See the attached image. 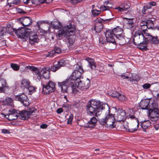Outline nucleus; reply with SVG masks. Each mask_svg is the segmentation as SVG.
<instances>
[{
  "label": "nucleus",
  "mask_w": 159,
  "mask_h": 159,
  "mask_svg": "<svg viewBox=\"0 0 159 159\" xmlns=\"http://www.w3.org/2000/svg\"><path fill=\"white\" fill-rule=\"evenodd\" d=\"M145 34L147 37H145L143 34L140 31H138L134 35L133 43L136 45H139V48L140 49L146 48L149 40L152 44H157L159 43V38L158 39L157 37L152 36L149 33H145Z\"/></svg>",
  "instance_id": "1"
},
{
  "label": "nucleus",
  "mask_w": 159,
  "mask_h": 159,
  "mask_svg": "<svg viewBox=\"0 0 159 159\" xmlns=\"http://www.w3.org/2000/svg\"><path fill=\"white\" fill-rule=\"evenodd\" d=\"M86 106L87 113L91 116H95L98 117L101 113L102 110L105 107H108L107 104H103L99 101L91 99L88 103Z\"/></svg>",
  "instance_id": "2"
},
{
  "label": "nucleus",
  "mask_w": 159,
  "mask_h": 159,
  "mask_svg": "<svg viewBox=\"0 0 159 159\" xmlns=\"http://www.w3.org/2000/svg\"><path fill=\"white\" fill-rule=\"evenodd\" d=\"M75 30V25L71 24H70L68 25L64 26L58 31V36L59 39H61L65 37L68 38V45L71 46L74 43V40L72 38H68L74 34Z\"/></svg>",
  "instance_id": "3"
},
{
  "label": "nucleus",
  "mask_w": 159,
  "mask_h": 159,
  "mask_svg": "<svg viewBox=\"0 0 159 159\" xmlns=\"http://www.w3.org/2000/svg\"><path fill=\"white\" fill-rule=\"evenodd\" d=\"M34 112L32 110L29 111H26L25 110L20 111L13 109H11L9 110L8 114L5 115L3 113H1L0 114V116L3 118H6L7 119H9V116H12L13 115L14 116L15 115L17 118H24V119H28L29 118L30 115Z\"/></svg>",
  "instance_id": "4"
},
{
  "label": "nucleus",
  "mask_w": 159,
  "mask_h": 159,
  "mask_svg": "<svg viewBox=\"0 0 159 159\" xmlns=\"http://www.w3.org/2000/svg\"><path fill=\"white\" fill-rule=\"evenodd\" d=\"M28 69L33 71L34 74V78L37 81H40L42 76L46 79H48L50 77V68L48 67L44 68L42 69L41 73L39 71L38 68L34 66H28L26 67Z\"/></svg>",
  "instance_id": "5"
},
{
  "label": "nucleus",
  "mask_w": 159,
  "mask_h": 159,
  "mask_svg": "<svg viewBox=\"0 0 159 159\" xmlns=\"http://www.w3.org/2000/svg\"><path fill=\"white\" fill-rule=\"evenodd\" d=\"M75 80L71 75L65 81L58 83V85L63 93L66 92L67 88L70 86L72 89L73 92L76 93L77 92H79V91L76 89V87L75 86Z\"/></svg>",
  "instance_id": "6"
},
{
  "label": "nucleus",
  "mask_w": 159,
  "mask_h": 159,
  "mask_svg": "<svg viewBox=\"0 0 159 159\" xmlns=\"http://www.w3.org/2000/svg\"><path fill=\"white\" fill-rule=\"evenodd\" d=\"M84 72L82 65L81 63L77 64L75 70L71 75L75 80V82L76 80L80 81L81 78H83V74Z\"/></svg>",
  "instance_id": "7"
},
{
  "label": "nucleus",
  "mask_w": 159,
  "mask_h": 159,
  "mask_svg": "<svg viewBox=\"0 0 159 159\" xmlns=\"http://www.w3.org/2000/svg\"><path fill=\"white\" fill-rule=\"evenodd\" d=\"M31 32V29L24 27L20 28L15 31V33L19 38L25 40L28 39Z\"/></svg>",
  "instance_id": "8"
},
{
  "label": "nucleus",
  "mask_w": 159,
  "mask_h": 159,
  "mask_svg": "<svg viewBox=\"0 0 159 159\" xmlns=\"http://www.w3.org/2000/svg\"><path fill=\"white\" fill-rule=\"evenodd\" d=\"M75 86L76 87V89H80L82 90H86L88 89L90 86V81L88 78H87L86 80L81 81H77V80L75 82Z\"/></svg>",
  "instance_id": "9"
},
{
  "label": "nucleus",
  "mask_w": 159,
  "mask_h": 159,
  "mask_svg": "<svg viewBox=\"0 0 159 159\" xmlns=\"http://www.w3.org/2000/svg\"><path fill=\"white\" fill-rule=\"evenodd\" d=\"M55 89V84L52 81H49L46 85H43V92L47 94L54 92Z\"/></svg>",
  "instance_id": "10"
},
{
  "label": "nucleus",
  "mask_w": 159,
  "mask_h": 159,
  "mask_svg": "<svg viewBox=\"0 0 159 159\" xmlns=\"http://www.w3.org/2000/svg\"><path fill=\"white\" fill-rule=\"evenodd\" d=\"M15 99L16 100L20 102L25 106H27L29 105L28 98L24 93L15 96Z\"/></svg>",
  "instance_id": "11"
},
{
  "label": "nucleus",
  "mask_w": 159,
  "mask_h": 159,
  "mask_svg": "<svg viewBox=\"0 0 159 159\" xmlns=\"http://www.w3.org/2000/svg\"><path fill=\"white\" fill-rule=\"evenodd\" d=\"M102 125L106 124L109 128H113L115 127L116 123L118 122V120H98Z\"/></svg>",
  "instance_id": "12"
},
{
  "label": "nucleus",
  "mask_w": 159,
  "mask_h": 159,
  "mask_svg": "<svg viewBox=\"0 0 159 159\" xmlns=\"http://www.w3.org/2000/svg\"><path fill=\"white\" fill-rule=\"evenodd\" d=\"M117 119H128L129 118L133 119L135 117L133 115H127L126 116V113L124 110L120 109L118 111V113L117 114Z\"/></svg>",
  "instance_id": "13"
},
{
  "label": "nucleus",
  "mask_w": 159,
  "mask_h": 159,
  "mask_svg": "<svg viewBox=\"0 0 159 159\" xmlns=\"http://www.w3.org/2000/svg\"><path fill=\"white\" fill-rule=\"evenodd\" d=\"M112 32V30L109 29L106 30L105 33L107 41L108 42L114 43L115 42V39L114 38V35Z\"/></svg>",
  "instance_id": "14"
},
{
  "label": "nucleus",
  "mask_w": 159,
  "mask_h": 159,
  "mask_svg": "<svg viewBox=\"0 0 159 159\" xmlns=\"http://www.w3.org/2000/svg\"><path fill=\"white\" fill-rule=\"evenodd\" d=\"M65 64L66 63L65 61L63 59H61L57 62V64H54L53 66L51 67L50 70L53 72H56L61 67L64 66Z\"/></svg>",
  "instance_id": "15"
},
{
  "label": "nucleus",
  "mask_w": 159,
  "mask_h": 159,
  "mask_svg": "<svg viewBox=\"0 0 159 159\" xmlns=\"http://www.w3.org/2000/svg\"><path fill=\"white\" fill-rule=\"evenodd\" d=\"M28 37H29V43L31 44H33L35 43H38L39 41L38 36L34 32L30 33Z\"/></svg>",
  "instance_id": "16"
},
{
  "label": "nucleus",
  "mask_w": 159,
  "mask_h": 159,
  "mask_svg": "<svg viewBox=\"0 0 159 159\" xmlns=\"http://www.w3.org/2000/svg\"><path fill=\"white\" fill-rule=\"evenodd\" d=\"M13 30L11 27L7 26L6 28H3L0 31V34L1 38H2L4 35H6V33H8L10 35L13 34Z\"/></svg>",
  "instance_id": "17"
},
{
  "label": "nucleus",
  "mask_w": 159,
  "mask_h": 159,
  "mask_svg": "<svg viewBox=\"0 0 159 159\" xmlns=\"http://www.w3.org/2000/svg\"><path fill=\"white\" fill-rule=\"evenodd\" d=\"M139 30L136 31L135 33L138 31H140L141 33L143 34L144 35L145 37H147V36L145 34V33H148V31L147 30L148 29L147 26L146 24L144 23V22H143L141 24V25L139 27Z\"/></svg>",
  "instance_id": "18"
},
{
  "label": "nucleus",
  "mask_w": 159,
  "mask_h": 159,
  "mask_svg": "<svg viewBox=\"0 0 159 159\" xmlns=\"http://www.w3.org/2000/svg\"><path fill=\"white\" fill-rule=\"evenodd\" d=\"M140 125L144 132H146V129L151 125V122L149 120H144L140 122Z\"/></svg>",
  "instance_id": "19"
},
{
  "label": "nucleus",
  "mask_w": 159,
  "mask_h": 159,
  "mask_svg": "<svg viewBox=\"0 0 159 159\" xmlns=\"http://www.w3.org/2000/svg\"><path fill=\"white\" fill-rule=\"evenodd\" d=\"M149 116L151 118H158L159 116V111L158 109H155V110H149Z\"/></svg>",
  "instance_id": "20"
},
{
  "label": "nucleus",
  "mask_w": 159,
  "mask_h": 159,
  "mask_svg": "<svg viewBox=\"0 0 159 159\" xmlns=\"http://www.w3.org/2000/svg\"><path fill=\"white\" fill-rule=\"evenodd\" d=\"M149 101L146 100H143L141 101L139 104V107L140 109H148L149 105Z\"/></svg>",
  "instance_id": "21"
},
{
  "label": "nucleus",
  "mask_w": 159,
  "mask_h": 159,
  "mask_svg": "<svg viewBox=\"0 0 159 159\" xmlns=\"http://www.w3.org/2000/svg\"><path fill=\"white\" fill-rule=\"evenodd\" d=\"M139 120H136L133 123L131 124V126L129 130V132H132L136 131L139 127Z\"/></svg>",
  "instance_id": "22"
},
{
  "label": "nucleus",
  "mask_w": 159,
  "mask_h": 159,
  "mask_svg": "<svg viewBox=\"0 0 159 159\" xmlns=\"http://www.w3.org/2000/svg\"><path fill=\"white\" fill-rule=\"evenodd\" d=\"M21 23L23 26H26L31 25L32 23V21L30 17H23L22 19Z\"/></svg>",
  "instance_id": "23"
},
{
  "label": "nucleus",
  "mask_w": 159,
  "mask_h": 159,
  "mask_svg": "<svg viewBox=\"0 0 159 159\" xmlns=\"http://www.w3.org/2000/svg\"><path fill=\"white\" fill-rule=\"evenodd\" d=\"M102 28V23L98 20H96L94 26V29L95 31L97 33H100Z\"/></svg>",
  "instance_id": "24"
},
{
  "label": "nucleus",
  "mask_w": 159,
  "mask_h": 159,
  "mask_svg": "<svg viewBox=\"0 0 159 159\" xmlns=\"http://www.w3.org/2000/svg\"><path fill=\"white\" fill-rule=\"evenodd\" d=\"M88 64V66L92 69L94 70L96 68V64L93 59L88 58L87 59Z\"/></svg>",
  "instance_id": "25"
},
{
  "label": "nucleus",
  "mask_w": 159,
  "mask_h": 159,
  "mask_svg": "<svg viewBox=\"0 0 159 159\" xmlns=\"http://www.w3.org/2000/svg\"><path fill=\"white\" fill-rule=\"evenodd\" d=\"M51 25L53 29H58L62 27L61 24L57 20L52 22Z\"/></svg>",
  "instance_id": "26"
},
{
  "label": "nucleus",
  "mask_w": 159,
  "mask_h": 159,
  "mask_svg": "<svg viewBox=\"0 0 159 159\" xmlns=\"http://www.w3.org/2000/svg\"><path fill=\"white\" fill-rule=\"evenodd\" d=\"M97 120H90L87 123L84 125L86 128H93L95 126Z\"/></svg>",
  "instance_id": "27"
},
{
  "label": "nucleus",
  "mask_w": 159,
  "mask_h": 159,
  "mask_svg": "<svg viewBox=\"0 0 159 159\" xmlns=\"http://www.w3.org/2000/svg\"><path fill=\"white\" fill-rule=\"evenodd\" d=\"M112 33L114 34V35L115 36L119 35L123 33L122 29L119 26L114 28L112 30Z\"/></svg>",
  "instance_id": "28"
},
{
  "label": "nucleus",
  "mask_w": 159,
  "mask_h": 159,
  "mask_svg": "<svg viewBox=\"0 0 159 159\" xmlns=\"http://www.w3.org/2000/svg\"><path fill=\"white\" fill-rule=\"evenodd\" d=\"M13 100L11 98L7 97L3 102V104L5 105L12 106Z\"/></svg>",
  "instance_id": "29"
},
{
  "label": "nucleus",
  "mask_w": 159,
  "mask_h": 159,
  "mask_svg": "<svg viewBox=\"0 0 159 159\" xmlns=\"http://www.w3.org/2000/svg\"><path fill=\"white\" fill-rule=\"evenodd\" d=\"M118 123L123 125V128L126 131H129V128L128 123L126 121V120H119Z\"/></svg>",
  "instance_id": "30"
},
{
  "label": "nucleus",
  "mask_w": 159,
  "mask_h": 159,
  "mask_svg": "<svg viewBox=\"0 0 159 159\" xmlns=\"http://www.w3.org/2000/svg\"><path fill=\"white\" fill-rule=\"evenodd\" d=\"M127 5H125L124 3V5H121L120 7H117L116 9H117L119 11L122 12L124 11H126L130 7V4L129 3L127 4Z\"/></svg>",
  "instance_id": "31"
},
{
  "label": "nucleus",
  "mask_w": 159,
  "mask_h": 159,
  "mask_svg": "<svg viewBox=\"0 0 159 159\" xmlns=\"http://www.w3.org/2000/svg\"><path fill=\"white\" fill-rule=\"evenodd\" d=\"M115 37L116 39V40L119 41V42L120 44H123L124 43V42H121L125 40V35L123 33L119 35H116Z\"/></svg>",
  "instance_id": "32"
},
{
  "label": "nucleus",
  "mask_w": 159,
  "mask_h": 159,
  "mask_svg": "<svg viewBox=\"0 0 159 159\" xmlns=\"http://www.w3.org/2000/svg\"><path fill=\"white\" fill-rule=\"evenodd\" d=\"M125 19L126 20V24L128 28L130 29L134 26V23L133 19L127 18H125Z\"/></svg>",
  "instance_id": "33"
},
{
  "label": "nucleus",
  "mask_w": 159,
  "mask_h": 159,
  "mask_svg": "<svg viewBox=\"0 0 159 159\" xmlns=\"http://www.w3.org/2000/svg\"><path fill=\"white\" fill-rule=\"evenodd\" d=\"M7 84L6 81L3 79L0 80V93L4 90V88L7 87Z\"/></svg>",
  "instance_id": "34"
},
{
  "label": "nucleus",
  "mask_w": 159,
  "mask_h": 159,
  "mask_svg": "<svg viewBox=\"0 0 159 159\" xmlns=\"http://www.w3.org/2000/svg\"><path fill=\"white\" fill-rule=\"evenodd\" d=\"M61 52V49L57 47H55L54 50H52L49 53V56L50 57L53 56L54 54L55 53H59Z\"/></svg>",
  "instance_id": "35"
},
{
  "label": "nucleus",
  "mask_w": 159,
  "mask_h": 159,
  "mask_svg": "<svg viewBox=\"0 0 159 159\" xmlns=\"http://www.w3.org/2000/svg\"><path fill=\"white\" fill-rule=\"evenodd\" d=\"M30 82L28 80L23 79L21 82V87L27 88L30 84Z\"/></svg>",
  "instance_id": "36"
},
{
  "label": "nucleus",
  "mask_w": 159,
  "mask_h": 159,
  "mask_svg": "<svg viewBox=\"0 0 159 159\" xmlns=\"http://www.w3.org/2000/svg\"><path fill=\"white\" fill-rule=\"evenodd\" d=\"M144 23L146 24L148 28H152L154 27V25L153 22L150 20H148L146 22H144Z\"/></svg>",
  "instance_id": "37"
},
{
  "label": "nucleus",
  "mask_w": 159,
  "mask_h": 159,
  "mask_svg": "<svg viewBox=\"0 0 159 159\" xmlns=\"http://www.w3.org/2000/svg\"><path fill=\"white\" fill-rule=\"evenodd\" d=\"M149 110H155L156 109H158V104L157 103L154 102L152 103L149 106Z\"/></svg>",
  "instance_id": "38"
},
{
  "label": "nucleus",
  "mask_w": 159,
  "mask_h": 159,
  "mask_svg": "<svg viewBox=\"0 0 159 159\" xmlns=\"http://www.w3.org/2000/svg\"><path fill=\"white\" fill-rule=\"evenodd\" d=\"M108 109L109 112L107 114V115L105 118V119H116L115 118L114 115L110 113L109 108Z\"/></svg>",
  "instance_id": "39"
},
{
  "label": "nucleus",
  "mask_w": 159,
  "mask_h": 159,
  "mask_svg": "<svg viewBox=\"0 0 159 159\" xmlns=\"http://www.w3.org/2000/svg\"><path fill=\"white\" fill-rule=\"evenodd\" d=\"M111 7L109 6H106L105 5H102L99 8L100 11H104L106 10H108L110 9Z\"/></svg>",
  "instance_id": "40"
},
{
  "label": "nucleus",
  "mask_w": 159,
  "mask_h": 159,
  "mask_svg": "<svg viewBox=\"0 0 159 159\" xmlns=\"http://www.w3.org/2000/svg\"><path fill=\"white\" fill-rule=\"evenodd\" d=\"M44 0H31V2L36 5H39L43 3Z\"/></svg>",
  "instance_id": "41"
},
{
  "label": "nucleus",
  "mask_w": 159,
  "mask_h": 159,
  "mask_svg": "<svg viewBox=\"0 0 159 159\" xmlns=\"http://www.w3.org/2000/svg\"><path fill=\"white\" fill-rule=\"evenodd\" d=\"M91 12L92 15L94 16H98L100 14L101 11L96 9H92Z\"/></svg>",
  "instance_id": "42"
},
{
  "label": "nucleus",
  "mask_w": 159,
  "mask_h": 159,
  "mask_svg": "<svg viewBox=\"0 0 159 159\" xmlns=\"http://www.w3.org/2000/svg\"><path fill=\"white\" fill-rule=\"evenodd\" d=\"M7 120L6 121L7 124V125H17L18 124L17 123H16L14 121V120Z\"/></svg>",
  "instance_id": "43"
},
{
  "label": "nucleus",
  "mask_w": 159,
  "mask_h": 159,
  "mask_svg": "<svg viewBox=\"0 0 159 159\" xmlns=\"http://www.w3.org/2000/svg\"><path fill=\"white\" fill-rule=\"evenodd\" d=\"M11 66L12 69L15 70H17L19 69V66L16 64L12 63Z\"/></svg>",
  "instance_id": "44"
},
{
  "label": "nucleus",
  "mask_w": 159,
  "mask_h": 159,
  "mask_svg": "<svg viewBox=\"0 0 159 159\" xmlns=\"http://www.w3.org/2000/svg\"><path fill=\"white\" fill-rule=\"evenodd\" d=\"M117 98L120 101H125L126 100V98L123 94H119V96Z\"/></svg>",
  "instance_id": "45"
},
{
  "label": "nucleus",
  "mask_w": 159,
  "mask_h": 159,
  "mask_svg": "<svg viewBox=\"0 0 159 159\" xmlns=\"http://www.w3.org/2000/svg\"><path fill=\"white\" fill-rule=\"evenodd\" d=\"M48 23V22L46 21H45L44 20L43 21H38L37 22V25L38 27V28L39 30H40V26L41 25H42L43 23Z\"/></svg>",
  "instance_id": "46"
},
{
  "label": "nucleus",
  "mask_w": 159,
  "mask_h": 159,
  "mask_svg": "<svg viewBox=\"0 0 159 159\" xmlns=\"http://www.w3.org/2000/svg\"><path fill=\"white\" fill-rule=\"evenodd\" d=\"M9 3L11 4H17L19 3L20 0H7Z\"/></svg>",
  "instance_id": "47"
},
{
  "label": "nucleus",
  "mask_w": 159,
  "mask_h": 159,
  "mask_svg": "<svg viewBox=\"0 0 159 159\" xmlns=\"http://www.w3.org/2000/svg\"><path fill=\"white\" fill-rule=\"evenodd\" d=\"M119 93L116 91H114L112 93H110V95L113 97H117L119 96Z\"/></svg>",
  "instance_id": "48"
},
{
  "label": "nucleus",
  "mask_w": 159,
  "mask_h": 159,
  "mask_svg": "<svg viewBox=\"0 0 159 159\" xmlns=\"http://www.w3.org/2000/svg\"><path fill=\"white\" fill-rule=\"evenodd\" d=\"M26 89H27L29 90V92H31L32 91H34L35 90L34 87L33 86H30V84Z\"/></svg>",
  "instance_id": "49"
},
{
  "label": "nucleus",
  "mask_w": 159,
  "mask_h": 159,
  "mask_svg": "<svg viewBox=\"0 0 159 159\" xmlns=\"http://www.w3.org/2000/svg\"><path fill=\"white\" fill-rule=\"evenodd\" d=\"M150 86L151 85L149 84L146 83L143 85V87L144 89H147L149 88Z\"/></svg>",
  "instance_id": "50"
},
{
  "label": "nucleus",
  "mask_w": 159,
  "mask_h": 159,
  "mask_svg": "<svg viewBox=\"0 0 159 159\" xmlns=\"http://www.w3.org/2000/svg\"><path fill=\"white\" fill-rule=\"evenodd\" d=\"M2 132L4 134H10V131L8 129H3L2 130Z\"/></svg>",
  "instance_id": "51"
},
{
  "label": "nucleus",
  "mask_w": 159,
  "mask_h": 159,
  "mask_svg": "<svg viewBox=\"0 0 159 159\" xmlns=\"http://www.w3.org/2000/svg\"><path fill=\"white\" fill-rule=\"evenodd\" d=\"M48 126V125L45 124H43L40 125V128L41 129H44L46 128Z\"/></svg>",
  "instance_id": "52"
},
{
  "label": "nucleus",
  "mask_w": 159,
  "mask_h": 159,
  "mask_svg": "<svg viewBox=\"0 0 159 159\" xmlns=\"http://www.w3.org/2000/svg\"><path fill=\"white\" fill-rule=\"evenodd\" d=\"M63 111V110L62 108H58L57 110V112L58 114H60L62 113Z\"/></svg>",
  "instance_id": "53"
},
{
  "label": "nucleus",
  "mask_w": 159,
  "mask_h": 159,
  "mask_svg": "<svg viewBox=\"0 0 159 159\" xmlns=\"http://www.w3.org/2000/svg\"><path fill=\"white\" fill-rule=\"evenodd\" d=\"M148 9H147V8H146V7L144 6L143 7V9L142 10V12L143 14H145L146 13H147V12H146L147 11V10Z\"/></svg>",
  "instance_id": "54"
},
{
  "label": "nucleus",
  "mask_w": 159,
  "mask_h": 159,
  "mask_svg": "<svg viewBox=\"0 0 159 159\" xmlns=\"http://www.w3.org/2000/svg\"><path fill=\"white\" fill-rule=\"evenodd\" d=\"M63 107L66 108V111H68L70 108V106L68 104H64Z\"/></svg>",
  "instance_id": "55"
},
{
  "label": "nucleus",
  "mask_w": 159,
  "mask_h": 159,
  "mask_svg": "<svg viewBox=\"0 0 159 159\" xmlns=\"http://www.w3.org/2000/svg\"><path fill=\"white\" fill-rule=\"evenodd\" d=\"M129 75H128L125 74H122L121 75V77H122L124 79L129 78Z\"/></svg>",
  "instance_id": "56"
},
{
  "label": "nucleus",
  "mask_w": 159,
  "mask_h": 159,
  "mask_svg": "<svg viewBox=\"0 0 159 159\" xmlns=\"http://www.w3.org/2000/svg\"><path fill=\"white\" fill-rule=\"evenodd\" d=\"M149 3L150 4L151 7L155 6L156 5V3L155 2H149Z\"/></svg>",
  "instance_id": "57"
},
{
  "label": "nucleus",
  "mask_w": 159,
  "mask_h": 159,
  "mask_svg": "<svg viewBox=\"0 0 159 159\" xmlns=\"http://www.w3.org/2000/svg\"><path fill=\"white\" fill-rule=\"evenodd\" d=\"M146 7V8L147 9H149L151 8V6L150 5L149 3L146 5L145 6Z\"/></svg>",
  "instance_id": "58"
},
{
  "label": "nucleus",
  "mask_w": 159,
  "mask_h": 159,
  "mask_svg": "<svg viewBox=\"0 0 159 159\" xmlns=\"http://www.w3.org/2000/svg\"><path fill=\"white\" fill-rule=\"evenodd\" d=\"M23 2L24 3L26 4H28L30 1L31 2V0H23Z\"/></svg>",
  "instance_id": "59"
},
{
  "label": "nucleus",
  "mask_w": 159,
  "mask_h": 159,
  "mask_svg": "<svg viewBox=\"0 0 159 159\" xmlns=\"http://www.w3.org/2000/svg\"><path fill=\"white\" fill-rule=\"evenodd\" d=\"M104 4L106 6H108L107 5L109 4H111V3L108 1H105L104 2Z\"/></svg>",
  "instance_id": "60"
},
{
  "label": "nucleus",
  "mask_w": 159,
  "mask_h": 159,
  "mask_svg": "<svg viewBox=\"0 0 159 159\" xmlns=\"http://www.w3.org/2000/svg\"><path fill=\"white\" fill-rule=\"evenodd\" d=\"M17 12L20 13H22V10L21 9L17 8Z\"/></svg>",
  "instance_id": "61"
},
{
  "label": "nucleus",
  "mask_w": 159,
  "mask_h": 159,
  "mask_svg": "<svg viewBox=\"0 0 159 159\" xmlns=\"http://www.w3.org/2000/svg\"><path fill=\"white\" fill-rule=\"evenodd\" d=\"M73 115L72 114H70L69 115V117L68 119H73Z\"/></svg>",
  "instance_id": "62"
},
{
  "label": "nucleus",
  "mask_w": 159,
  "mask_h": 159,
  "mask_svg": "<svg viewBox=\"0 0 159 159\" xmlns=\"http://www.w3.org/2000/svg\"><path fill=\"white\" fill-rule=\"evenodd\" d=\"M52 0H44L43 2H46V3H48L52 2Z\"/></svg>",
  "instance_id": "63"
},
{
  "label": "nucleus",
  "mask_w": 159,
  "mask_h": 159,
  "mask_svg": "<svg viewBox=\"0 0 159 159\" xmlns=\"http://www.w3.org/2000/svg\"><path fill=\"white\" fill-rule=\"evenodd\" d=\"M128 80H129L130 81H135L136 80L134 79L133 78L130 77Z\"/></svg>",
  "instance_id": "64"
}]
</instances>
